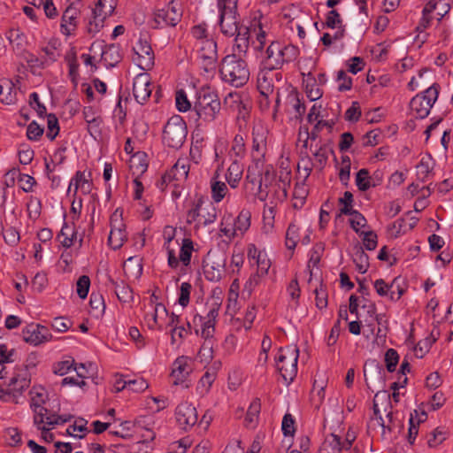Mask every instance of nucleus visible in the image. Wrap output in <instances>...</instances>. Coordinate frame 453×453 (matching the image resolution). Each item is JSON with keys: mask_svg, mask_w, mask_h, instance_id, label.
<instances>
[{"mask_svg": "<svg viewBox=\"0 0 453 453\" xmlns=\"http://www.w3.org/2000/svg\"><path fill=\"white\" fill-rule=\"evenodd\" d=\"M279 181L278 188L274 189L273 197H275L276 200L282 201L288 196V188L290 186L291 182V172L287 169L280 171Z\"/></svg>", "mask_w": 453, "mask_h": 453, "instance_id": "4be33fe9", "label": "nucleus"}, {"mask_svg": "<svg viewBox=\"0 0 453 453\" xmlns=\"http://www.w3.org/2000/svg\"><path fill=\"white\" fill-rule=\"evenodd\" d=\"M298 228L295 224H290L286 233V247L293 250L297 243Z\"/></svg>", "mask_w": 453, "mask_h": 453, "instance_id": "49530a36", "label": "nucleus"}, {"mask_svg": "<svg viewBox=\"0 0 453 453\" xmlns=\"http://www.w3.org/2000/svg\"><path fill=\"white\" fill-rule=\"evenodd\" d=\"M219 73L224 82L235 88L242 87L250 79V69L246 61L236 53L222 58Z\"/></svg>", "mask_w": 453, "mask_h": 453, "instance_id": "f257e3e1", "label": "nucleus"}, {"mask_svg": "<svg viewBox=\"0 0 453 453\" xmlns=\"http://www.w3.org/2000/svg\"><path fill=\"white\" fill-rule=\"evenodd\" d=\"M213 342L212 341H207L204 342L202 347L200 348V350L198 352V357L200 358L201 362H209L212 359V353H213Z\"/></svg>", "mask_w": 453, "mask_h": 453, "instance_id": "6e6d98bb", "label": "nucleus"}, {"mask_svg": "<svg viewBox=\"0 0 453 453\" xmlns=\"http://www.w3.org/2000/svg\"><path fill=\"white\" fill-rule=\"evenodd\" d=\"M261 410V403L259 399H255L250 404L244 419L245 426L250 428H254L257 425L258 416Z\"/></svg>", "mask_w": 453, "mask_h": 453, "instance_id": "c756f323", "label": "nucleus"}, {"mask_svg": "<svg viewBox=\"0 0 453 453\" xmlns=\"http://www.w3.org/2000/svg\"><path fill=\"white\" fill-rule=\"evenodd\" d=\"M220 109V100L217 93L205 89L197 93L194 111L199 119L205 122H211L219 113Z\"/></svg>", "mask_w": 453, "mask_h": 453, "instance_id": "7ed1b4c3", "label": "nucleus"}, {"mask_svg": "<svg viewBox=\"0 0 453 453\" xmlns=\"http://www.w3.org/2000/svg\"><path fill=\"white\" fill-rule=\"evenodd\" d=\"M254 33L256 34V41L253 42L254 49L257 51H261L266 43V32L263 30L261 24H258L257 29L254 28Z\"/></svg>", "mask_w": 453, "mask_h": 453, "instance_id": "603ef678", "label": "nucleus"}, {"mask_svg": "<svg viewBox=\"0 0 453 453\" xmlns=\"http://www.w3.org/2000/svg\"><path fill=\"white\" fill-rule=\"evenodd\" d=\"M114 11V5L109 4L105 9L104 14H97L92 15V18L89 19L87 25V30L89 34H96L100 31V29L104 27V19L111 15Z\"/></svg>", "mask_w": 453, "mask_h": 453, "instance_id": "b1692460", "label": "nucleus"}, {"mask_svg": "<svg viewBox=\"0 0 453 453\" xmlns=\"http://www.w3.org/2000/svg\"><path fill=\"white\" fill-rule=\"evenodd\" d=\"M228 188L223 181H213L211 183V197L216 203H219L225 197Z\"/></svg>", "mask_w": 453, "mask_h": 453, "instance_id": "79ce46f5", "label": "nucleus"}, {"mask_svg": "<svg viewBox=\"0 0 453 453\" xmlns=\"http://www.w3.org/2000/svg\"><path fill=\"white\" fill-rule=\"evenodd\" d=\"M276 203L271 202L270 204H265L263 211L264 229L269 232L273 229L275 217Z\"/></svg>", "mask_w": 453, "mask_h": 453, "instance_id": "4c0bfd02", "label": "nucleus"}, {"mask_svg": "<svg viewBox=\"0 0 453 453\" xmlns=\"http://www.w3.org/2000/svg\"><path fill=\"white\" fill-rule=\"evenodd\" d=\"M216 375L214 372H206L199 380L198 389H202L201 393H207L213 383Z\"/></svg>", "mask_w": 453, "mask_h": 453, "instance_id": "052dcab7", "label": "nucleus"}, {"mask_svg": "<svg viewBox=\"0 0 453 453\" xmlns=\"http://www.w3.org/2000/svg\"><path fill=\"white\" fill-rule=\"evenodd\" d=\"M399 361V355L394 349H388L385 353V363L387 370L392 372L395 370L396 365Z\"/></svg>", "mask_w": 453, "mask_h": 453, "instance_id": "3c124183", "label": "nucleus"}, {"mask_svg": "<svg viewBox=\"0 0 453 453\" xmlns=\"http://www.w3.org/2000/svg\"><path fill=\"white\" fill-rule=\"evenodd\" d=\"M192 286L188 282H182L180 288V296L178 303L182 306L186 307L189 303L190 292Z\"/></svg>", "mask_w": 453, "mask_h": 453, "instance_id": "13d9d810", "label": "nucleus"}, {"mask_svg": "<svg viewBox=\"0 0 453 453\" xmlns=\"http://www.w3.org/2000/svg\"><path fill=\"white\" fill-rule=\"evenodd\" d=\"M126 271L132 273L135 277L141 276L142 273V265L141 264V258L138 257H129L124 264Z\"/></svg>", "mask_w": 453, "mask_h": 453, "instance_id": "37998d69", "label": "nucleus"}, {"mask_svg": "<svg viewBox=\"0 0 453 453\" xmlns=\"http://www.w3.org/2000/svg\"><path fill=\"white\" fill-rule=\"evenodd\" d=\"M135 433L139 434L142 440L140 441L142 444L152 441L156 434L154 432L155 419L151 415H145L138 417L134 422Z\"/></svg>", "mask_w": 453, "mask_h": 453, "instance_id": "4468645a", "label": "nucleus"}, {"mask_svg": "<svg viewBox=\"0 0 453 453\" xmlns=\"http://www.w3.org/2000/svg\"><path fill=\"white\" fill-rule=\"evenodd\" d=\"M137 55V65L142 70H150L154 65V52L147 41L140 40L134 48Z\"/></svg>", "mask_w": 453, "mask_h": 453, "instance_id": "f3484780", "label": "nucleus"}, {"mask_svg": "<svg viewBox=\"0 0 453 453\" xmlns=\"http://www.w3.org/2000/svg\"><path fill=\"white\" fill-rule=\"evenodd\" d=\"M250 29L244 26L233 36L234 37V51L237 52V56H244L250 47Z\"/></svg>", "mask_w": 453, "mask_h": 453, "instance_id": "aec40b11", "label": "nucleus"}, {"mask_svg": "<svg viewBox=\"0 0 453 453\" xmlns=\"http://www.w3.org/2000/svg\"><path fill=\"white\" fill-rule=\"evenodd\" d=\"M16 99V91L13 84L6 81L0 84V100L5 104H12Z\"/></svg>", "mask_w": 453, "mask_h": 453, "instance_id": "f704fd0d", "label": "nucleus"}, {"mask_svg": "<svg viewBox=\"0 0 453 453\" xmlns=\"http://www.w3.org/2000/svg\"><path fill=\"white\" fill-rule=\"evenodd\" d=\"M175 418L179 426L184 430L194 426L198 418L196 407L188 402H183L177 406Z\"/></svg>", "mask_w": 453, "mask_h": 453, "instance_id": "f8f14e48", "label": "nucleus"}, {"mask_svg": "<svg viewBox=\"0 0 453 453\" xmlns=\"http://www.w3.org/2000/svg\"><path fill=\"white\" fill-rule=\"evenodd\" d=\"M198 48V58H218L217 43L211 39H205L196 43Z\"/></svg>", "mask_w": 453, "mask_h": 453, "instance_id": "c85d7f7f", "label": "nucleus"}, {"mask_svg": "<svg viewBox=\"0 0 453 453\" xmlns=\"http://www.w3.org/2000/svg\"><path fill=\"white\" fill-rule=\"evenodd\" d=\"M226 257L223 252H209L206 265H204V273L207 280L211 281H219L225 273Z\"/></svg>", "mask_w": 453, "mask_h": 453, "instance_id": "6e6552de", "label": "nucleus"}, {"mask_svg": "<svg viewBox=\"0 0 453 453\" xmlns=\"http://www.w3.org/2000/svg\"><path fill=\"white\" fill-rule=\"evenodd\" d=\"M272 71H265L263 67H261L260 72L257 75V88L260 93L268 96L273 94L274 89V85L273 81V78L270 76Z\"/></svg>", "mask_w": 453, "mask_h": 453, "instance_id": "393cba45", "label": "nucleus"}, {"mask_svg": "<svg viewBox=\"0 0 453 453\" xmlns=\"http://www.w3.org/2000/svg\"><path fill=\"white\" fill-rule=\"evenodd\" d=\"M238 0H218L219 26L220 32L226 37H233L241 27L237 12Z\"/></svg>", "mask_w": 453, "mask_h": 453, "instance_id": "f03ea898", "label": "nucleus"}, {"mask_svg": "<svg viewBox=\"0 0 453 453\" xmlns=\"http://www.w3.org/2000/svg\"><path fill=\"white\" fill-rule=\"evenodd\" d=\"M167 317L168 312L166 308L161 303H157L153 312L145 315V321L150 329H154L157 326L159 330H163L164 320Z\"/></svg>", "mask_w": 453, "mask_h": 453, "instance_id": "6ab92c4d", "label": "nucleus"}, {"mask_svg": "<svg viewBox=\"0 0 453 453\" xmlns=\"http://www.w3.org/2000/svg\"><path fill=\"white\" fill-rule=\"evenodd\" d=\"M352 259L357 270L360 273H365L369 267V257L361 246H356L353 250Z\"/></svg>", "mask_w": 453, "mask_h": 453, "instance_id": "cd10ccee", "label": "nucleus"}, {"mask_svg": "<svg viewBox=\"0 0 453 453\" xmlns=\"http://www.w3.org/2000/svg\"><path fill=\"white\" fill-rule=\"evenodd\" d=\"M367 369H369L370 373L372 375H375L379 380L383 381L384 370H383L382 366L380 365L374 360L370 363H366L365 365L364 373H365V382H366V385L368 388H370V384L368 382V379H367V375H366Z\"/></svg>", "mask_w": 453, "mask_h": 453, "instance_id": "a19ab883", "label": "nucleus"}, {"mask_svg": "<svg viewBox=\"0 0 453 453\" xmlns=\"http://www.w3.org/2000/svg\"><path fill=\"white\" fill-rule=\"evenodd\" d=\"M251 213L248 210H242L238 217L232 220L239 235H243L250 226Z\"/></svg>", "mask_w": 453, "mask_h": 453, "instance_id": "7c9ffc66", "label": "nucleus"}, {"mask_svg": "<svg viewBox=\"0 0 453 453\" xmlns=\"http://www.w3.org/2000/svg\"><path fill=\"white\" fill-rule=\"evenodd\" d=\"M361 116L360 105L357 102H352L351 106L345 112V119L357 122Z\"/></svg>", "mask_w": 453, "mask_h": 453, "instance_id": "69168bd1", "label": "nucleus"}, {"mask_svg": "<svg viewBox=\"0 0 453 453\" xmlns=\"http://www.w3.org/2000/svg\"><path fill=\"white\" fill-rule=\"evenodd\" d=\"M299 349L296 346H288L280 349L277 357V369L283 380L288 385L297 374Z\"/></svg>", "mask_w": 453, "mask_h": 453, "instance_id": "20e7f679", "label": "nucleus"}, {"mask_svg": "<svg viewBox=\"0 0 453 453\" xmlns=\"http://www.w3.org/2000/svg\"><path fill=\"white\" fill-rule=\"evenodd\" d=\"M43 134V128L35 121H32L27 129V136L31 141H37Z\"/></svg>", "mask_w": 453, "mask_h": 453, "instance_id": "774afa93", "label": "nucleus"}, {"mask_svg": "<svg viewBox=\"0 0 453 453\" xmlns=\"http://www.w3.org/2000/svg\"><path fill=\"white\" fill-rule=\"evenodd\" d=\"M189 164L187 159H178L173 166L165 173V178H173V180L182 181L188 178Z\"/></svg>", "mask_w": 453, "mask_h": 453, "instance_id": "412c9836", "label": "nucleus"}, {"mask_svg": "<svg viewBox=\"0 0 453 453\" xmlns=\"http://www.w3.org/2000/svg\"><path fill=\"white\" fill-rule=\"evenodd\" d=\"M23 340L32 345L37 346L51 339L50 330L39 324H30L22 330Z\"/></svg>", "mask_w": 453, "mask_h": 453, "instance_id": "9b49d317", "label": "nucleus"}, {"mask_svg": "<svg viewBox=\"0 0 453 453\" xmlns=\"http://www.w3.org/2000/svg\"><path fill=\"white\" fill-rule=\"evenodd\" d=\"M120 217L121 215L118 213V210L111 216V232L108 243L113 250L119 249L127 239L125 225Z\"/></svg>", "mask_w": 453, "mask_h": 453, "instance_id": "9d476101", "label": "nucleus"}, {"mask_svg": "<svg viewBox=\"0 0 453 453\" xmlns=\"http://www.w3.org/2000/svg\"><path fill=\"white\" fill-rule=\"evenodd\" d=\"M281 429L285 436L293 435L295 433V420L291 414H285L282 419Z\"/></svg>", "mask_w": 453, "mask_h": 453, "instance_id": "e2e57ef3", "label": "nucleus"}, {"mask_svg": "<svg viewBox=\"0 0 453 453\" xmlns=\"http://www.w3.org/2000/svg\"><path fill=\"white\" fill-rule=\"evenodd\" d=\"M349 224H350L351 228L357 234H360V233L362 232V231H360V228L365 227L366 226V219L359 211H357L349 219Z\"/></svg>", "mask_w": 453, "mask_h": 453, "instance_id": "bf43d9fd", "label": "nucleus"}, {"mask_svg": "<svg viewBox=\"0 0 453 453\" xmlns=\"http://www.w3.org/2000/svg\"><path fill=\"white\" fill-rule=\"evenodd\" d=\"M74 360L72 358L59 361L53 365V372L57 375L63 376L73 368Z\"/></svg>", "mask_w": 453, "mask_h": 453, "instance_id": "864d4df0", "label": "nucleus"}, {"mask_svg": "<svg viewBox=\"0 0 453 453\" xmlns=\"http://www.w3.org/2000/svg\"><path fill=\"white\" fill-rule=\"evenodd\" d=\"M439 96V86L433 84L424 92L416 95L410 102L411 111L418 119L426 118Z\"/></svg>", "mask_w": 453, "mask_h": 453, "instance_id": "423d86ee", "label": "nucleus"}, {"mask_svg": "<svg viewBox=\"0 0 453 453\" xmlns=\"http://www.w3.org/2000/svg\"><path fill=\"white\" fill-rule=\"evenodd\" d=\"M192 371L190 362L186 357H179L173 364L172 377L173 378L174 385H183L184 388H188L187 383L188 377Z\"/></svg>", "mask_w": 453, "mask_h": 453, "instance_id": "2eb2a0df", "label": "nucleus"}, {"mask_svg": "<svg viewBox=\"0 0 453 453\" xmlns=\"http://www.w3.org/2000/svg\"><path fill=\"white\" fill-rule=\"evenodd\" d=\"M220 232L229 239H232L239 235L237 230L235 229L233 224L231 217L226 219V223L222 222Z\"/></svg>", "mask_w": 453, "mask_h": 453, "instance_id": "0e129e2a", "label": "nucleus"}, {"mask_svg": "<svg viewBox=\"0 0 453 453\" xmlns=\"http://www.w3.org/2000/svg\"><path fill=\"white\" fill-rule=\"evenodd\" d=\"M341 440L338 435L331 434L326 437L320 448L321 453H340L342 450Z\"/></svg>", "mask_w": 453, "mask_h": 453, "instance_id": "2f4dec72", "label": "nucleus"}, {"mask_svg": "<svg viewBox=\"0 0 453 453\" xmlns=\"http://www.w3.org/2000/svg\"><path fill=\"white\" fill-rule=\"evenodd\" d=\"M373 286L379 296L388 297L391 301H395V297L392 296L394 293L389 288V284L386 283L384 280H376L373 283Z\"/></svg>", "mask_w": 453, "mask_h": 453, "instance_id": "a18cd8bd", "label": "nucleus"}, {"mask_svg": "<svg viewBox=\"0 0 453 453\" xmlns=\"http://www.w3.org/2000/svg\"><path fill=\"white\" fill-rule=\"evenodd\" d=\"M80 11L73 6H68L61 18V32L65 35H70L77 27V19Z\"/></svg>", "mask_w": 453, "mask_h": 453, "instance_id": "a211bd4d", "label": "nucleus"}, {"mask_svg": "<svg viewBox=\"0 0 453 453\" xmlns=\"http://www.w3.org/2000/svg\"><path fill=\"white\" fill-rule=\"evenodd\" d=\"M242 173L243 166L240 164V161L232 160V164L229 165L226 173V180L231 188H237L242 177Z\"/></svg>", "mask_w": 453, "mask_h": 453, "instance_id": "a878e982", "label": "nucleus"}, {"mask_svg": "<svg viewBox=\"0 0 453 453\" xmlns=\"http://www.w3.org/2000/svg\"><path fill=\"white\" fill-rule=\"evenodd\" d=\"M31 402L30 407H40L46 403L48 394L42 387H33L30 390Z\"/></svg>", "mask_w": 453, "mask_h": 453, "instance_id": "e433bc0d", "label": "nucleus"}, {"mask_svg": "<svg viewBox=\"0 0 453 453\" xmlns=\"http://www.w3.org/2000/svg\"><path fill=\"white\" fill-rule=\"evenodd\" d=\"M89 304L91 310L95 312V316L103 315L105 310V303L102 295L98 293H91Z\"/></svg>", "mask_w": 453, "mask_h": 453, "instance_id": "58836bf2", "label": "nucleus"}, {"mask_svg": "<svg viewBox=\"0 0 453 453\" xmlns=\"http://www.w3.org/2000/svg\"><path fill=\"white\" fill-rule=\"evenodd\" d=\"M111 282L114 287L115 294L120 302L128 303L133 300V292L128 285L124 281L117 282L111 280Z\"/></svg>", "mask_w": 453, "mask_h": 453, "instance_id": "473e14b6", "label": "nucleus"}, {"mask_svg": "<svg viewBox=\"0 0 453 453\" xmlns=\"http://www.w3.org/2000/svg\"><path fill=\"white\" fill-rule=\"evenodd\" d=\"M360 236H363V244L368 250H373L377 247V234L373 231L361 232Z\"/></svg>", "mask_w": 453, "mask_h": 453, "instance_id": "5fc2aeb1", "label": "nucleus"}, {"mask_svg": "<svg viewBox=\"0 0 453 453\" xmlns=\"http://www.w3.org/2000/svg\"><path fill=\"white\" fill-rule=\"evenodd\" d=\"M356 185L361 191H366L372 187L371 177L367 169H360L356 175Z\"/></svg>", "mask_w": 453, "mask_h": 453, "instance_id": "ea45409f", "label": "nucleus"}, {"mask_svg": "<svg viewBox=\"0 0 453 453\" xmlns=\"http://www.w3.org/2000/svg\"><path fill=\"white\" fill-rule=\"evenodd\" d=\"M333 125H334L333 122L330 123L329 121L320 119L319 121H318V123L315 124V126L313 127V128L311 132H308V129H306L303 134L304 139H303V146L304 148H307L309 139H311L312 141L317 140L319 137V130H322L324 127H327L329 129V131H331Z\"/></svg>", "mask_w": 453, "mask_h": 453, "instance_id": "72a5a7b5", "label": "nucleus"}, {"mask_svg": "<svg viewBox=\"0 0 453 453\" xmlns=\"http://www.w3.org/2000/svg\"><path fill=\"white\" fill-rule=\"evenodd\" d=\"M188 130L185 121L179 115L170 118L165 126L163 142L169 148L180 149L187 137Z\"/></svg>", "mask_w": 453, "mask_h": 453, "instance_id": "39448f33", "label": "nucleus"}, {"mask_svg": "<svg viewBox=\"0 0 453 453\" xmlns=\"http://www.w3.org/2000/svg\"><path fill=\"white\" fill-rule=\"evenodd\" d=\"M76 236V232L73 227L64 223L58 238L60 243L65 247L70 248L73 244V238Z\"/></svg>", "mask_w": 453, "mask_h": 453, "instance_id": "c9c22d12", "label": "nucleus"}, {"mask_svg": "<svg viewBox=\"0 0 453 453\" xmlns=\"http://www.w3.org/2000/svg\"><path fill=\"white\" fill-rule=\"evenodd\" d=\"M9 386L12 390L16 398H18L23 391L27 388L30 385V379L27 373L22 372L14 375L9 381Z\"/></svg>", "mask_w": 453, "mask_h": 453, "instance_id": "5701e85b", "label": "nucleus"}, {"mask_svg": "<svg viewBox=\"0 0 453 453\" xmlns=\"http://www.w3.org/2000/svg\"><path fill=\"white\" fill-rule=\"evenodd\" d=\"M181 15L180 10L172 1L167 6L157 11L151 26L153 28L175 27L180 20Z\"/></svg>", "mask_w": 453, "mask_h": 453, "instance_id": "0eeeda50", "label": "nucleus"}, {"mask_svg": "<svg viewBox=\"0 0 453 453\" xmlns=\"http://www.w3.org/2000/svg\"><path fill=\"white\" fill-rule=\"evenodd\" d=\"M149 384L143 378H136L134 380H128L127 388L134 392H142L148 388Z\"/></svg>", "mask_w": 453, "mask_h": 453, "instance_id": "338daca9", "label": "nucleus"}, {"mask_svg": "<svg viewBox=\"0 0 453 453\" xmlns=\"http://www.w3.org/2000/svg\"><path fill=\"white\" fill-rule=\"evenodd\" d=\"M281 50V43L280 42H272L262 57L261 67L265 71L280 69L283 66Z\"/></svg>", "mask_w": 453, "mask_h": 453, "instance_id": "1a4fd4ad", "label": "nucleus"}, {"mask_svg": "<svg viewBox=\"0 0 453 453\" xmlns=\"http://www.w3.org/2000/svg\"><path fill=\"white\" fill-rule=\"evenodd\" d=\"M281 50L283 65L293 62L299 55V49L292 44L285 46L281 44Z\"/></svg>", "mask_w": 453, "mask_h": 453, "instance_id": "c03bdc74", "label": "nucleus"}, {"mask_svg": "<svg viewBox=\"0 0 453 453\" xmlns=\"http://www.w3.org/2000/svg\"><path fill=\"white\" fill-rule=\"evenodd\" d=\"M35 416H34V423L35 426L42 425L45 423L47 425V417L52 415L47 408L43 405H40V407H31Z\"/></svg>", "mask_w": 453, "mask_h": 453, "instance_id": "de8ad7c7", "label": "nucleus"}, {"mask_svg": "<svg viewBox=\"0 0 453 453\" xmlns=\"http://www.w3.org/2000/svg\"><path fill=\"white\" fill-rule=\"evenodd\" d=\"M337 81L339 82V91L349 90L352 87V79L347 75L345 71L340 70L337 73Z\"/></svg>", "mask_w": 453, "mask_h": 453, "instance_id": "680f3d73", "label": "nucleus"}, {"mask_svg": "<svg viewBox=\"0 0 453 453\" xmlns=\"http://www.w3.org/2000/svg\"><path fill=\"white\" fill-rule=\"evenodd\" d=\"M90 279L87 275H81L76 283V291L80 298L85 299L88 294Z\"/></svg>", "mask_w": 453, "mask_h": 453, "instance_id": "09e8293b", "label": "nucleus"}, {"mask_svg": "<svg viewBox=\"0 0 453 453\" xmlns=\"http://www.w3.org/2000/svg\"><path fill=\"white\" fill-rule=\"evenodd\" d=\"M193 250L192 242L185 239L180 250L179 259L183 263L184 265H188L190 263L191 254Z\"/></svg>", "mask_w": 453, "mask_h": 453, "instance_id": "8fccbe9b", "label": "nucleus"}, {"mask_svg": "<svg viewBox=\"0 0 453 453\" xmlns=\"http://www.w3.org/2000/svg\"><path fill=\"white\" fill-rule=\"evenodd\" d=\"M176 106L180 111L185 112L191 108V104L188 101L184 90L180 89L176 92Z\"/></svg>", "mask_w": 453, "mask_h": 453, "instance_id": "4d7b16f0", "label": "nucleus"}, {"mask_svg": "<svg viewBox=\"0 0 453 453\" xmlns=\"http://www.w3.org/2000/svg\"><path fill=\"white\" fill-rule=\"evenodd\" d=\"M152 92L150 75L146 73H139L133 82V95L137 103L143 104Z\"/></svg>", "mask_w": 453, "mask_h": 453, "instance_id": "ddd939ff", "label": "nucleus"}, {"mask_svg": "<svg viewBox=\"0 0 453 453\" xmlns=\"http://www.w3.org/2000/svg\"><path fill=\"white\" fill-rule=\"evenodd\" d=\"M251 156L254 160H260L266 150L267 130L263 126H257L252 130Z\"/></svg>", "mask_w": 453, "mask_h": 453, "instance_id": "dca6fc26", "label": "nucleus"}, {"mask_svg": "<svg viewBox=\"0 0 453 453\" xmlns=\"http://www.w3.org/2000/svg\"><path fill=\"white\" fill-rule=\"evenodd\" d=\"M228 155L232 160L241 161L246 155V147L243 137L236 134L231 143Z\"/></svg>", "mask_w": 453, "mask_h": 453, "instance_id": "bb28decb", "label": "nucleus"}]
</instances>
